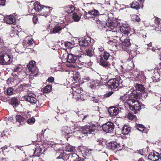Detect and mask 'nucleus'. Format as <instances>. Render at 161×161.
Masks as SVG:
<instances>
[{"mask_svg": "<svg viewBox=\"0 0 161 161\" xmlns=\"http://www.w3.org/2000/svg\"><path fill=\"white\" fill-rule=\"evenodd\" d=\"M99 13L96 10H93L89 11L86 14V16L87 18H92L93 19V22H96L98 25L97 26L100 29H104L106 31H111V34L116 37V33L118 32V28L119 27V24L117 22H108L105 24L103 23L102 21L100 20V17L97 16Z\"/></svg>", "mask_w": 161, "mask_h": 161, "instance_id": "obj_1", "label": "nucleus"}, {"mask_svg": "<svg viewBox=\"0 0 161 161\" xmlns=\"http://www.w3.org/2000/svg\"><path fill=\"white\" fill-rule=\"evenodd\" d=\"M104 48L102 47L98 48L97 52L99 54V56L100 57V64L103 67H105L110 72L112 71V67L114 66L113 63L112 64V66H110V65L109 62L107 61L108 58L110 56V55L108 53L106 52H104Z\"/></svg>", "mask_w": 161, "mask_h": 161, "instance_id": "obj_2", "label": "nucleus"}, {"mask_svg": "<svg viewBox=\"0 0 161 161\" xmlns=\"http://www.w3.org/2000/svg\"><path fill=\"white\" fill-rule=\"evenodd\" d=\"M74 128H73V129H75V131L73 132L75 133L76 132L77 134L79 135V136H80V134H81L87 136L88 134H94L95 132V127L92 125H85L80 128L77 125L74 124Z\"/></svg>", "mask_w": 161, "mask_h": 161, "instance_id": "obj_3", "label": "nucleus"}, {"mask_svg": "<svg viewBox=\"0 0 161 161\" xmlns=\"http://www.w3.org/2000/svg\"><path fill=\"white\" fill-rule=\"evenodd\" d=\"M122 91L125 92L126 93L124 94V97H124V100H125L126 97H129L130 98H137L140 97L141 96V92L137 90H133V89H129L128 88L124 87L122 88Z\"/></svg>", "mask_w": 161, "mask_h": 161, "instance_id": "obj_4", "label": "nucleus"}, {"mask_svg": "<svg viewBox=\"0 0 161 161\" xmlns=\"http://www.w3.org/2000/svg\"><path fill=\"white\" fill-rule=\"evenodd\" d=\"M129 101V103L131 104V102L132 103L129 105V108L131 111V112L136 114L141 109V106L140 103L137 101L135 99L130 98L129 97H126L125 98V101Z\"/></svg>", "mask_w": 161, "mask_h": 161, "instance_id": "obj_5", "label": "nucleus"}, {"mask_svg": "<svg viewBox=\"0 0 161 161\" xmlns=\"http://www.w3.org/2000/svg\"><path fill=\"white\" fill-rule=\"evenodd\" d=\"M34 6V8L36 12H40L43 9V12L41 13L40 14L43 16L45 17H47V16L50 15L52 10V9H49L50 8V7H48V8L46 7H45L44 8H43L44 6L41 5L40 3L38 2L35 3Z\"/></svg>", "mask_w": 161, "mask_h": 161, "instance_id": "obj_6", "label": "nucleus"}, {"mask_svg": "<svg viewBox=\"0 0 161 161\" xmlns=\"http://www.w3.org/2000/svg\"><path fill=\"white\" fill-rule=\"evenodd\" d=\"M119 27L118 28V32L116 33V37L119 38V40H122L124 34H129L130 32V29L128 25L125 24H122L121 25L119 24Z\"/></svg>", "mask_w": 161, "mask_h": 161, "instance_id": "obj_7", "label": "nucleus"}, {"mask_svg": "<svg viewBox=\"0 0 161 161\" xmlns=\"http://www.w3.org/2000/svg\"><path fill=\"white\" fill-rule=\"evenodd\" d=\"M122 80L119 77L110 79L108 82L107 85L112 89H115L122 87Z\"/></svg>", "mask_w": 161, "mask_h": 161, "instance_id": "obj_8", "label": "nucleus"}, {"mask_svg": "<svg viewBox=\"0 0 161 161\" xmlns=\"http://www.w3.org/2000/svg\"><path fill=\"white\" fill-rule=\"evenodd\" d=\"M12 59L10 56L4 51L0 53V64H9L12 62Z\"/></svg>", "mask_w": 161, "mask_h": 161, "instance_id": "obj_9", "label": "nucleus"}, {"mask_svg": "<svg viewBox=\"0 0 161 161\" xmlns=\"http://www.w3.org/2000/svg\"><path fill=\"white\" fill-rule=\"evenodd\" d=\"M102 128L106 133H111L114 130V125L112 122H108L102 125Z\"/></svg>", "mask_w": 161, "mask_h": 161, "instance_id": "obj_10", "label": "nucleus"}, {"mask_svg": "<svg viewBox=\"0 0 161 161\" xmlns=\"http://www.w3.org/2000/svg\"><path fill=\"white\" fill-rule=\"evenodd\" d=\"M28 95L24 97L25 99L31 103H37V100L36 96L33 93L28 92Z\"/></svg>", "mask_w": 161, "mask_h": 161, "instance_id": "obj_11", "label": "nucleus"}, {"mask_svg": "<svg viewBox=\"0 0 161 161\" xmlns=\"http://www.w3.org/2000/svg\"><path fill=\"white\" fill-rule=\"evenodd\" d=\"M107 147L110 149L114 150L117 148L118 150L121 149L120 144L117 142H112L109 143L107 145Z\"/></svg>", "mask_w": 161, "mask_h": 161, "instance_id": "obj_12", "label": "nucleus"}, {"mask_svg": "<svg viewBox=\"0 0 161 161\" xmlns=\"http://www.w3.org/2000/svg\"><path fill=\"white\" fill-rule=\"evenodd\" d=\"M80 57V55H74V54L70 53L68 55L67 61L69 63H74Z\"/></svg>", "mask_w": 161, "mask_h": 161, "instance_id": "obj_13", "label": "nucleus"}, {"mask_svg": "<svg viewBox=\"0 0 161 161\" xmlns=\"http://www.w3.org/2000/svg\"><path fill=\"white\" fill-rule=\"evenodd\" d=\"M4 21L7 24L10 25L13 24L14 25L16 23L15 18L12 15L5 17Z\"/></svg>", "mask_w": 161, "mask_h": 161, "instance_id": "obj_14", "label": "nucleus"}, {"mask_svg": "<svg viewBox=\"0 0 161 161\" xmlns=\"http://www.w3.org/2000/svg\"><path fill=\"white\" fill-rule=\"evenodd\" d=\"M123 38L122 41L120 40L121 42L123 48H125L129 47L130 45L129 38L127 37H125V36H124L123 37Z\"/></svg>", "mask_w": 161, "mask_h": 161, "instance_id": "obj_15", "label": "nucleus"}, {"mask_svg": "<svg viewBox=\"0 0 161 161\" xmlns=\"http://www.w3.org/2000/svg\"><path fill=\"white\" fill-rule=\"evenodd\" d=\"M160 158V154L158 153L152 152L148 156V159L153 161H156Z\"/></svg>", "mask_w": 161, "mask_h": 161, "instance_id": "obj_16", "label": "nucleus"}, {"mask_svg": "<svg viewBox=\"0 0 161 161\" xmlns=\"http://www.w3.org/2000/svg\"><path fill=\"white\" fill-rule=\"evenodd\" d=\"M57 153L56 155L58 156V157L56 158V159H61L63 161H65V160H67V154L65 153L63 151L61 152H57Z\"/></svg>", "mask_w": 161, "mask_h": 161, "instance_id": "obj_17", "label": "nucleus"}, {"mask_svg": "<svg viewBox=\"0 0 161 161\" xmlns=\"http://www.w3.org/2000/svg\"><path fill=\"white\" fill-rule=\"evenodd\" d=\"M74 97L78 101H82L85 100L86 95L85 94L75 92L73 94Z\"/></svg>", "mask_w": 161, "mask_h": 161, "instance_id": "obj_18", "label": "nucleus"}, {"mask_svg": "<svg viewBox=\"0 0 161 161\" xmlns=\"http://www.w3.org/2000/svg\"><path fill=\"white\" fill-rule=\"evenodd\" d=\"M119 111L117 108L114 107H110L108 110L109 113L110 115L113 116L116 115L118 113Z\"/></svg>", "mask_w": 161, "mask_h": 161, "instance_id": "obj_19", "label": "nucleus"}, {"mask_svg": "<svg viewBox=\"0 0 161 161\" xmlns=\"http://www.w3.org/2000/svg\"><path fill=\"white\" fill-rule=\"evenodd\" d=\"M79 43L81 50H83L85 47L87 46L89 44L88 41L86 39L80 41Z\"/></svg>", "mask_w": 161, "mask_h": 161, "instance_id": "obj_20", "label": "nucleus"}, {"mask_svg": "<svg viewBox=\"0 0 161 161\" xmlns=\"http://www.w3.org/2000/svg\"><path fill=\"white\" fill-rule=\"evenodd\" d=\"M78 156L76 153H71L67 154V159H69L70 161H74L78 158Z\"/></svg>", "mask_w": 161, "mask_h": 161, "instance_id": "obj_21", "label": "nucleus"}, {"mask_svg": "<svg viewBox=\"0 0 161 161\" xmlns=\"http://www.w3.org/2000/svg\"><path fill=\"white\" fill-rule=\"evenodd\" d=\"M42 148L39 147H37L35 148L33 155L35 157L36 156L39 158L42 153Z\"/></svg>", "mask_w": 161, "mask_h": 161, "instance_id": "obj_22", "label": "nucleus"}, {"mask_svg": "<svg viewBox=\"0 0 161 161\" xmlns=\"http://www.w3.org/2000/svg\"><path fill=\"white\" fill-rule=\"evenodd\" d=\"M82 50H81L80 49H79V47H72L71 49V53H73V54H74V55H78V53L81 52Z\"/></svg>", "mask_w": 161, "mask_h": 161, "instance_id": "obj_23", "label": "nucleus"}, {"mask_svg": "<svg viewBox=\"0 0 161 161\" xmlns=\"http://www.w3.org/2000/svg\"><path fill=\"white\" fill-rule=\"evenodd\" d=\"M29 86V85L28 84H22L19 85L17 88L18 91H24L27 89V88Z\"/></svg>", "mask_w": 161, "mask_h": 161, "instance_id": "obj_24", "label": "nucleus"}, {"mask_svg": "<svg viewBox=\"0 0 161 161\" xmlns=\"http://www.w3.org/2000/svg\"><path fill=\"white\" fill-rule=\"evenodd\" d=\"M130 129L128 125H125L122 130V133L124 135H127L130 132Z\"/></svg>", "mask_w": 161, "mask_h": 161, "instance_id": "obj_25", "label": "nucleus"}, {"mask_svg": "<svg viewBox=\"0 0 161 161\" xmlns=\"http://www.w3.org/2000/svg\"><path fill=\"white\" fill-rule=\"evenodd\" d=\"M64 150L68 152H74L75 149L74 147L69 144H67L65 147Z\"/></svg>", "mask_w": 161, "mask_h": 161, "instance_id": "obj_26", "label": "nucleus"}, {"mask_svg": "<svg viewBox=\"0 0 161 161\" xmlns=\"http://www.w3.org/2000/svg\"><path fill=\"white\" fill-rule=\"evenodd\" d=\"M11 103L14 107H16L19 104L18 99L15 97H12L11 98Z\"/></svg>", "mask_w": 161, "mask_h": 161, "instance_id": "obj_27", "label": "nucleus"}, {"mask_svg": "<svg viewBox=\"0 0 161 161\" xmlns=\"http://www.w3.org/2000/svg\"><path fill=\"white\" fill-rule=\"evenodd\" d=\"M75 10V7L72 5H69L65 8L66 11L69 14L72 13Z\"/></svg>", "mask_w": 161, "mask_h": 161, "instance_id": "obj_28", "label": "nucleus"}, {"mask_svg": "<svg viewBox=\"0 0 161 161\" xmlns=\"http://www.w3.org/2000/svg\"><path fill=\"white\" fill-rule=\"evenodd\" d=\"M130 7L136 9H139L140 8L139 4L136 1L133 2L132 3L130 4Z\"/></svg>", "mask_w": 161, "mask_h": 161, "instance_id": "obj_29", "label": "nucleus"}, {"mask_svg": "<svg viewBox=\"0 0 161 161\" xmlns=\"http://www.w3.org/2000/svg\"><path fill=\"white\" fill-rule=\"evenodd\" d=\"M136 89L137 91H139L141 92H143L144 91L145 88L141 84H136L135 86Z\"/></svg>", "mask_w": 161, "mask_h": 161, "instance_id": "obj_30", "label": "nucleus"}, {"mask_svg": "<svg viewBox=\"0 0 161 161\" xmlns=\"http://www.w3.org/2000/svg\"><path fill=\"white\" fill-rule=\"evenodd\" d=\"M16 120L20 124H22V123H23L25 120V118L19 115H17L16 116Z\"/></svg>", "mask_w": 161, "mask_h": 161, "instance_id": "obj_31", "label": "nucleus"}, {"mask_svg": "<svg viewBox=\"0 0 161 161\" xmlns=\"http://www.w3.org/2000/svg\"><path fill=\"white\" fill-rule=\"evenodd\" d=\"M62 131L64 133V134L66 135L70 133L72 130L70 128L68 127L67 126H64L62 128Z\"/></svg>", "mask_w": 161, "mask_h": 161, "instance_id": "obj_32", "label": "nucleus"}, {"mask_svg": "<svg viewBox=\"0 0 161 161\" xmlns=\"http://www.w3.org/2000/svg\"><path fill=\"white\" fill-rule=\"evenodd\" d=\"M62 29V28L60 26H56L54 28L53 30L51 31L50 33L51 34L57 33L61 30Z\"/></svg>", "mask_w": 161, "mask_h": 161, "instance_id": "obj_33", "label": "nucleus"}, {"mask_svg": "<svg viewBox=\"0 0 161 161\" xmlns=\"http://www.w3.org/2000/svg\"><path fill=\"white\" fill-rule=\"evenodd\" d=\"M16 91L12 87H9L7 90V93L8 95H11L15 93Z\"/></svg>", "mask_w": 161, "mask_h": 161, "instance_id": "obj_34", "label": "nucleus"}, {"mask_svg": "<svg viewBox=\"0 0 161 161\" xmlns=\"http://www.w3.org/2000/svg\"><path fill=\"white\" fill-rule=\"evenodd\" d=\"M99 82L97 80H95L90 85V87L92 88H96L99 86Z\"/></svg>", "mask_w": 161, "mask_h": 161, "instance_id": "obj_35", "label": "nucleus"}, {"mask_svg": "<svg viewBox=\"0 0 161 161\" xmlns=\"http://www.w3.org/2000/svg\"><path fill=\"white\" fill-rule=\"evenodd\" d=\"M35 62L34 61H32L29 62L28 65L27 66V67L29 71L32 69L33 67L35 66Z\"/></svg>", "mask_w": 161, "mask_h": 161, "instance_id": "obj_36", "label": "nucleus"}, {"mask_svg": "<svg viewBox=\"0 0 161 161\" xmlns=\"http://www.w3.org/2000/svg\"><path fill=\"white\" fill-rule=\"evenodd\" d=\"M86 55H87L89 57L92 56L94 54V52L90 49H86V50L85 53Z\"/></svg>", "mask_w": 161, "mask_h": 161, "instance_id": "obj_37", "label": "nucleus"}, {"mask_svg": "<svg viewBox=\"0 0 161 161\" xmlns=\"http://www.w3.org/2000/svg\"><path fill=\"white\" fill-rule=\"evenodd\" d=\"M82 113V112L80 111L76 113V114H77L78 117H80L81 118L83 117L82 119V120L84 121V119L88 117V115H85L84 116Z\"/></svg>", "mask_w": 161, "mask_h": 161, "instance_id": "obj_38", "label": "nucleus"}, {"mask_svg": "<svg viewBox=\"0 0 161 161\" xmlns=\"http://www.w3.org/2000/svg\"><path fill=\"white\" fill-rule=\"evenodd\" d=\"M22 69L21 65H18L15 66L13 69V71L14 72H18L20 71Z\"/></svg>", "mask_w": 161, "mask_h": 161, "instance_id": "obj_39", "label": "nucleus"}, {"mask_svg": "<svg viewBox=\"0 0 161 161\" xmlns=\"http://www.w3.org/2000/svg\"><path fill=\"white\" fill-rule=\"evenodd\" d=\"M153 81L154 82H157L159 81V75L158 73H157L155 76H153L152 77Z\"/></svg>", "mask_w": 161, "mask_h": 161, "instance_id": "obj_40", "label": "nucleus"}, {"mask_svg": "<svg viewBox=\"0 0 161 161\" xmlns=\"http://www.w3.org/2000/svg\"><path fill=\"white\" fill-rule=\"evenodd\" d=\"M61 146L60 145L58 144H53L52 146V147L56 151H58L60 150V146Z\"/></svg>", "mask_w": 161, "mask_h": 161, "instance_id": "obj_41", "label": "nucleus"}, {"mask_svg": "<svg viewBox=\"0 0 161 161\" xmlns=\"http://www.w3.org/2000/svg\"><path fill=\"white\" fill-rule=\"evenodd\" d=\"M73 18L74 20L76 22L78 21L80 19V18L76 13H74L73 15Z\"/></svg>", "mask_w": 161, "mask_h": 161, "instance_id": "obj_42", "label": "nucleus"}, {"mask_svg": "<svg viewBox=\"0 0 161 161\" xmlns=\"http://www.w3.org/2000/svg\"><path fill=\"white\" fill-rule=\"evenodd\" d=\"M52 86L50 85H47L44 88V92L45 93H47L50 91Z\"/></svg>", "mask_w": 161, "mask_h": 161, "instance_id": "obj_43", "label": "nucleus"}, {"mask_svg": "<svg viewBox=\"0 0 161 161\" xmlns=\"http://www.w3.org/2000/svg\"><path fill=\"white\" fill-rule=\"evenodd\" d=\"M10 36L12 37H13L14 36L16 37H18L19 36L17 31L15 30H13L11 31L10 33Z\"/></svg>", "mask_w": 161, "mask_h": 161, "instance_id": "obj_44", "label": "nucleus"}, {"mask_svg": "<svg viewBox=\"0 0 161 161\" xmlns=\"http://www.w3.org/2000/svg\"><path fill=\"white\" fill-rule=\"evenodd\" d=\"M136 127L137 129L141 131H142L144 130V126L143 125L138 124L136 126Z\"/></svg>", "mask_w": 161, "mask_h": 161, "instance_id": "obj_45", "label": "nucleus"}, {"mask_svg": "<svg viewBox=\"0 0 161 161\" xmlns=\"http://www.w3.org/2000/svg\"><path fill=\"white\" fill-rule=\"evenodd\" d=\"M35 121V119L33 117L28 119L27 121V123L29 124H33Z\"/></svg>", "mask_w": 161, "mask_h": 161, "instance_id": "obj_46", "label": "nucleus"}, {"mask_svg": "<svg viewBox=\"0 0 161 161\" xmlns=\"http://www.w3.org/2000/svg\"><path fill=\"white\" fill-rule=\"evenodd\" d=\"M89 97L90 98H89V99L90 100H92L95 103H98L99 100L97 98H96L95 97H90V96H89Z\"/></svg>", "mask_w": 161, "mask_h": 161, "instance_id": "obj_47", "label": "nucleus"}, {"mask_svg": "<svg viewBox=\"0 0 161 161\" xmlns=\"http://www.w3.org/2000/svg\"><path fill=\"white\" fill-rule=\"evenodd\" d=\"M37 69L36 66L33 67L29 71L31 72L32 74H34L37 71Z\"/></svg>", "mask_w": 161, "mask_h": 161, "instance_id": "obj_48", "label": "nucleus"}, {"mask_svg": "<svg viewBox=\"0 0 161 161\" xmlns=\"http://www.w3.org/2000/svg\"><path fill=\"white\" fill-rule=\"evenodd\" d=\"M136 117V116L131 114H129L128 115V118L129 119L131 120L133 119Z\"/></svg>", "mask_w": 161, "mask_h": 161, "instance_id": "obj_49", "label": "nucleus"}, {"mask_svg": "<svg viewBox=\"0 0 161 161\" xmlns=\"http://www.w3.org/2000/svg\"><path fill=\"white\" fill-rule=\"evenodd\" d=\"M74 78H75L78 80L80 78V75L79 73H76L74 75Z\"/></svg>", "mask_w": 161, "mask_h": 161, "instance_id": "obj_50", "label": "nucleus"}, {"mask_svg": "<svg viewBox=\"0 0 161 161\" xmlns=\"http://www.w3.org/2000/svg\"><path fill=\"white\" fill-rule=\"evenodd\" d=\"M154 22L156 24L158 25L160 23V20L159 18H156L155 19Z\"/></svg>", "mask_w": 161, "mask_h": 161, "instance_id": "obj_51", "label": "nucleus"}, {"mask_svg": "<svg viewBox=\"0 0 161 161\" xmlns=\"http://www.w3.org/2000/svg\"><path fill=\"white\" fill-rule=\"evenodd\" d=\"M113 93V92H109L108 93L106 94L104 96H105V97H108L109 96H110Z\"/></svg>", "mask_w": 161, "mask_h": 161, "instance_id": "obj_52", "label": "nucleus"}, {"mask_svg": "<svg viewBox=\"0 0 161 161\" xmlns=\"http://www.w3.org/2000/svg\"><path fill=\"white\" fill-rule=\"evenodd\" d=\"M32 19L33 23L36 24L38 20V18L36 16H34Z\"/></svg>", "mask_w": 161, "mask_h": 161, "instance_id": "obj_53", "label": "nucleus"}, {"mask_svg": "<svg viewBox=\"0 0 161 161\" xmlns=\"http://www.w3.org/2000/svg\"><path fill=\"white\" fill-rule=\"evenodd\" d=\"M48 80L49 82L52 83L54 81V79L52 77H50L48 78Z\"/></svg>", "mask_w": 161, "mask_h": 161, "instance_id": "obj_54", "label": "nucleus"}, {"mask_svg": "<svg viewBox=\"0 0 161 161\" xmlns=\"http://www.w3.org/2000/svg\"><path fill=\"white\" fill-rule=\"evenodd\" d=\"M34 42V41L33 39L28 40L27 42V43L29 45L32 44Z\"/></svg>", "mask_w": 161, "mask_h": 161, "instance_id": "obj_55", "label": "nucleus"}, {"mask_svg": "<svg viewBox=\"0 0 161 161\" xmlns=\"http://www.w3.org/2000/svg\"><path fill=\"white\" fill-rule=\"evenodd\" d=\"M5 1L6 0H0V5H4Z\"/></svg>", "mask_w": 161, "mask_h": 161, "instance_id": "obj_56", "label": "nucleus"}, {"mask_svg": "<svg viewBox=\"0 0 161 161\" xmlns=\"http://www.w3.org/2000/svg\"><path fill=\"white\" fill-rule=\"evenodd\" d=\"M134 18H135V19H136V20L138 22H139L140 20V19L139 17H138L137 15H135L134 16Z\"/></svg>", "mask_w": 161, "mask_h": 161, "instance_id": "obj_57", "label": "nucleus"}, {"mask_svg": "<svg viewBox=\"0 0 161 161\" xmlns=\"http://www.w3.org/2000/svg\"><path fill=\"white\" fill-rule=\"evenodd\" d=\"M74 161H84V160L83 158H80L78 156V158H77V159L76 160H75Z\"/></svg>", "mask_w": 161, "mask_h": 161, "instance_id": "obj_58", "label": "nucleus"}, {"mask_svg": "<svg viewBox=\"0 0 161 161\" xmlns=\"http://www.w3.org/2000/svg\"><path fill=\"white\" fill-rule=\"evenodd\" d=\"M143 151L142 149L139 150L138 151V153L141 154L142 155H143Z\"/></svg>", "mask_w": 161, "mask_h": 161, "instance_id": "obj_59", "label": "nucleus"}, {"mask_svg": "<svg viewBox=\"0 0 161 161\" xmlns=\"http://www.w3.org/2000/svg\"><path fill=\"white\" fill-rule=\"evenodd\" d=\"M71 45V43L70 42H68L65 44V46L68 47H70Z\"/></svg>", "mask_w": 161, "mask_h": 161, "instance_id": "obj_60", "label": "nucleus"}, {"mask_svg": "<svg viewBox=\"0 0 161 161\" xmlns=\"http://www.w3.org/2000/svg\"><path fill=\"white\" fill-rule=\"evenodd\" d=\"M97 142H99V144L100 145H102L103 144V141L101 140H98V141H97Z\"/></svg>", "mask_w": 161, "mask_h": 161, "instance_id": "obj_61", "label": "nucleus"}, {"mask_svg": "<svg viewBox=\"0 0 161 161\" xmlns=\"http://www.w3.org/2000/svg\"><path fill=\"white\" fill-rule=\"evenodd\" d=\"M158 25V29L159 30L161 29V23H160L157 25Z\"/></svg>", "mask_w": 161, "mask_h": 161, "instance_id": "obj_62", "label": "nucleus"}, {"mask_svg": "<svg viewBox=\"0 0 161 161\" xmlns=\"http://www.w3.org/2000/svg\"><path fill=\"white\" fill-rule=\"evenodd\" d=\"M93 4V3H86V4H85V3H84V5L85 6H86V5H88V4Z\"/></svg>", "mask_w": 161, "mask_h": 161, "instance_id": "obj_63", "label": "nucleus"}, {"mask_svg": "<svg viewBox=\"0 0 161 161\" xmlns=\"http://www.w3.org/2000/svg\"><path fill=\"white\" fill-rule=\"evenodd\" d=\"M138 161H144V160L142 158H140L138 160Z\"/></svg>", "mask_w": 161, "mask_h": 161, "instance_id": "obj_64", "label": "nucleus"}]
</instances>
